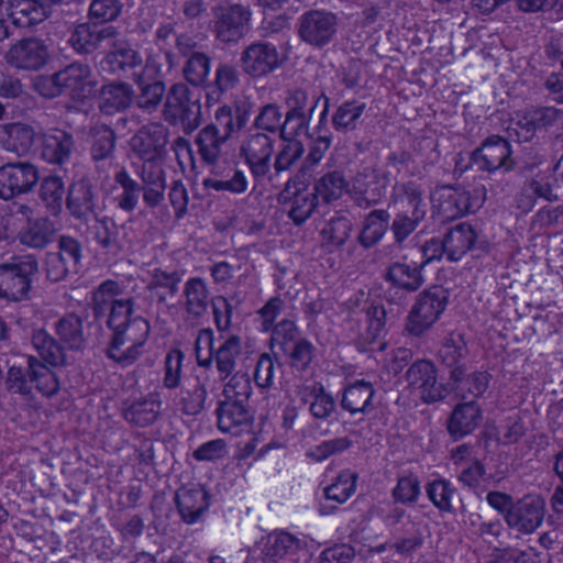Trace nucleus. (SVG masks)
Masks as SVG:
<instances>
[{
    "mask_svg": "<svg viewBox=\"0 0 563 563\" xmlns=\"http://www.w3.org/2000/svg\"><path fill=\"white\" fill-rule=\"evenodd\" d=\"M150 335V323L142 317H134L122 329L113 332L108 356L123 366L134 363L143 353Z\"/></svg>",
    "mask_w": 563,
    "mask_h": 563,
    "instance_id": "obj_1",
    "label": "nucleus"
},
{
    "mask_svg": "<svg viewBox=\"0 0 563 563\" xmlns=\"http://www.w3.org/2000/svg\"><path fill=\"white\" fill-rule=\"evenodd\" d=\"M485 192L484 186L473 194L463 187L441 186L432 195L433 207L444 220H454L481 208Z\"/></svg>",
    "mask_w": 563,
    "mask_h": 563,
    "instance_id": "obj_2",
    "label": "nucleus"
},
{
    "mask_svg": "<svg viewBox=\"0 0 563 563\" xmlns=\"http://www.w3.org/2000/svg\"><path fill=\"white\" fill-rule=\"evenodd\" d=\"M446 306L448 295L442 287L426 289L418 296L407 317L406 330L411 335H422L440 319Z\"/></svg>",
    "mask_w": 563,
    "mask_h": 563,
    "instance_id": "obj_3",
    "label": "nucleus"
},
{
    "mask_svg": "<svg viewBox=\"0 0 563 563\" xmlns=\"http://www.w3.org/2000/svg\"><path fill=\"white\" fill-rule=\"evenodd\" d=\"M32 255L15 256L0 265V297L18 301L23 299L31 286V276L37 271Z\"/></svg>",
    "mask_w": 563,
    "mask_h": 563,
    "instance_id": "obj_4",
    "label": "nucleus"
},
{
    "mask_svg": "<svg viewBox=\"0 0 563 563\" xmlns=\"http://www.w3.org/2000/svg\"><path fill=\"white\" fill-rule=\"evenodd\" d=\"M45 82L52 84L55 88L51 96L65 92L78 100L92 96L97 85L91 68L81 63H73L66 66L52 76L51 79L44 80L43 84Z\"/></svg>",
    "mask_w": 563,
    "mask_h": 563,
    "instance_id": "obj_5",
    "label": "nucleus"
},
{
    "mask_svg": "<svg viewBox=\"0 0 563 563\" xmlns=\"http://www.w3.org/2000/svg\"><path fill=\"white\" fill-rule=\"evenodd\" d=\"M409 388L423 402L432 404L444 399L449 389L438 380V369L433 362L421 358L413 362L406 372Z\"/></svg>",
    "mask_w": 563,
    "mask_h": 563,
    "instance_id": "obj_6",
    "label": "nucleus"
},
{
    "mask_svg": "<svg viewBox=\"0 0 563 563\" xmlns=\"http://www.w3.org/2000/svg\"><path fill=\"white\" fill-rule=\"evenodd\" d=\"M339 27V16L327 10L314 9L299 18L300 38L317 47H322L334 40Z\"/></svg>",
    "mask_w": 563,
    "mask_h": 563,
    "instance_id": "obj_7",
    "label": "nucleus"
},
{
    "mask_svg": "<svg viewBox=\"0 0 563 563\" xmlns=\"http://www.w3.org/2000/svg\"><path fill=\"white\" fill-rule=\"evenodd\" d=\"M545 500L539 495H527L517 500L505 516L507 526L520 534H531L541 527Z\"/></svg>",
    "mask_w": 563,
    "mask_h": 563,
    "instance_id": "obj_8",
    "label": "nucleus"
},
{
    "mask_svg": "<svg viewBox=\"0 0 563 563\" xmlns=\"http://www.w3.org/2000/svg\"><path fill=\"white\" fill-rule=\"evenodd\" d=\"M274 152L275 142L265 133H249L241 141L240 154L255 178L265 177L271 172Z\"/></svg>",
    "mask_w": 563,
    "mask_h": 563,
    "instance_id": "obj_9",
    "label": "nucleus"
},
{
    "mask_svg": "<svg viewBox=\"0 0 563 563\" xmlns=\"http://www.w3.org/2000/svg\"><path fill=\"white\" fill-rule=\"evenodd\" d=\"M163 113L169 123H181L192 130L199 124L200 106L190 100L186 85L175 84L167 93Z\"/></svg>",
    "mask_w": 563,
    "mask_h": 563,
    "instance_id": "obj_10",
    "label": "nucleus"
},
{
    "mask_svg": "<svg viewBox=\"0 0 563 563\" xmlns=\"http://www.w3.org/2000/svg\"><path fill=\"white\" fill-rule=\"evenodd\" d=\"M40 178L35 165L29 162L8 163L0 167V198L9 200L31 191Z\"/></svg>",
    "mask_w": 563,
    "mask_h": 563,
    "instance_id": "obj_11",
    "label": "nucleus"
},
{
    "mask_svg": "<svg viewBox=\"0 0 563 563\" xmlns=\"http://www.w3.org/2000/svg\"><path fill=\"white\" fill-rule=\"evenodd\" d=\"M168 144V129L159 123L142 126L131 139L133 155L142 162L159 161Z\"/></svg>",
    "mask_w": 563,
    "mask_h": 563,
    "instance_id": "obj_12",
    "label": "nucleus"
},
{
    "mask_svg": "<svg viewBox=\"0 0 563 563\" xmlns=\"http://www.w3.org/2000/svg\"><path fill=\"white\" fill-rule=\"evenodd\" d=\"M471 162L483 172L510 170L514 166L510 144L500 136H490L472 153Z\"/></svg>",
    "mask_w": 563,
    "mask_h": 563,
    "instance_id": "obj_13",
    "label": "nucleus"
},
{
    "mask_svg": "<svg viewBox=\"0 0 563 563\" xmlns=\"http://www.w3.org/2000/svg\"><path fill=\"white\" fill-rule=\"evenodd\" d=\"M241 67L252 77H262L278 68L282 64L276 46L267 42H255L241 54Z\"/></svg>",
    "mask_w": 563,
    "mask_h": 563,
    "instance_id": "obj_14",
    "label": "nucleus"
},
{
    "mask_svg": "<svg viewBox=\"0 0 563 563\" xmlns=\"http://www.w3.org/2000/svg\"><path fill=\"white\" fill-rule=\"evenodd\" d=\"M48 48L38 38H24L12 45L5 53L7 63L22 70H38L48 60Z\"/></svg>",
    "mask_w": 563,
    "mask_h": 563,
    "instance_id": "obj_15",
    "label": "nucleus"
},
{
    "mask_svg": "<svg viewBox=\"0 0 563 563\" xmlns=\"http://www.w3.org/2000/svg\"><path fill=\"white\" fill-rule=\"evenodd\" d=\"M216 32L220 41L230 43L241 38L250 20V12L242 5H223L216 10Z\"/></svg>",
    "mask_w": 563,
    "mask_h": 563,
    "instance_id": "obj_16",
    "label": "nucleus"
},
{
    "mask_svg": "<svg viewBox=\"0 0 563 563\" xmlns=\"http://www.w3.org/2000/svg\"><path fill=\"white\" fill-rule=\"evenodd\" d=\"M317 199L316 194L308 188H300L290 183L286 185L279 196L288 217L296 224H301L311 217L317 207Z\"/></svg>",
    "mask_w": 563,
    "mask_h": 563,
    "instance_id": "obj_17",
    "label": "nucleus"
},
{
    "mask_svg": "<svg viewBox=\"0 0 563 563\" xmlns=\"http://www.w3.org/2000/svg\"><path fill=\"white\" fill-rule=\"evenodd\" d=\"M385 186L386 180L379 172L366 166L353 177L349 194L360 206H369L382 198Z\"/></svg>",
    "mask_w": 563,
    "mask_h": 563,
    "instance_id": "obj_18",
    "label": "nucleus"
},
{
    "mask_svg": "<svg viewBox=\"0 0 563 563\" xmlns=\"http://www.w3.org/2000/svg\"><path fill=\"white\" fill-rule=\"evenodd\" d=\"M67 207L78 219L87 220L102 211V203L96 188L85 179L74 183L68 192Z\"/></svg>",
    "mask_w": 563,
    "mask_h": 563,
    "instance_id": "obj_19",
    "label": "nucleus"
},
{
    "mask_svg": "<svg viewBox=\"0 0 563 563\" xmlns=\"http://www.w3.org/2000/svg\"><path fill=\"white\" fill-rule=\"evenodd\" d=\"M117 29L112 25L97 26L89 23L77 25L68 40L71 47L79 54H90L102 43L111 44L117 37Z\"/></svg>",
    "mask_w": 563,
    "mask_h": 563,
    "instance_id": "obj_20",
    "label": "nucleus"
},
{
    "mask_svg": "<svg viewBox=\"0 0 563 563\" xmlns=\"http://www.w3.org/2000/svg\"><path fill=\"white\" fill-rule=\"evenodd\" d=\"M217 418L219 430L234 437L246 431L252 420L246 402L236 399L221 400L217 408Z\"/></svg>",
    "mask_w": 563,
    "mask_h": 563,
    "instance_id": "obj_21",
    "label": "nucleus"
},
{
    "mask_svg": "<svg viewBox=\"0 0 563 563\" xmlns=\"http://www.w3.org/2000/svg\"><path fill=\"white\" fill-rule=\"evenodd\" d=\"M35 135L33 126L26 123L13 122L0 125L1 147L19 156L26 155L32 150Z\"/></svg>",
    "mask_w": 563,
    "mask_h": 563,
    "instance_id": "obj_22",
    "label": "nucleus"
},
{
    "mask_svg": "<svg viewBox=\"0 0 563 563\" xmlns=\"http://www.w3.org/2000/svg\"><path fill=\"white\" fill-rule=\"evenodd\" d=\"M305 545L306 542L298 537L285 530H275L262 538L260 550L264 560L275 561L296 553Z\"/></svg>",
    "mask_w": 563,
    "mask_h": 563,
    "instance_id": "obj_23",
    "label": "nucleus"
},
{
    "mask_svg": "<svg viewBox=\"0 0 563 563\" xmlns=\"http://www.w3.org/2000/svg\"><path fill=\"white\" fill-rule=\"evenodd\" d=\"M243 358L242 343L238 335H220V343L213 355V363L221 380L240 369Z\"/></svg>",
    "mask_w": 563,
    "mask_h": 563,
    "instance_id": "obj_24",
    "label": "nucleus"
},
{
    "mask_svg": "<svg viewBox=\"0 0 563 563\" xmlns=\"http://www.w3.org/2000/svg\"><path fill=\"white\" fill-rule=\"evenodd\" d=\"M176 505L181 519L186 523L192 525L209 508V496L200 486L181 487L176 493Z\"/></svg>",
    "mask_w": 563,
    "mask_h": 563,
    "instance_id": "obj_25",
    "label": "nucleus"
},
{
    "mask_svg": "<svg viewBox=\"0 0 563 563\" xmlns=\"http://www.w3.org/2000/svg\"><path fill=\"white\" fill-rule=\"evenodd\" d=\"M517 124L534 132L540 129H563V110L555 107L532 108L517 114Z\"/></svg>",
    "mask_w": 563,
    "mask_h": 563,
    "instance_id": "obj_26",
    "label": "nucleus"
},
{
    "mask_svg": "<svg viewBox=\"0 0 563 563\" xmlns=\"http://www.w3.org/2000/svg\"><path fill=\"white\" fill-rule=\"evenodd\" d=\"M74 148L73 136L62 130H53L43 135L41 155L49 164L63 165L70 158Z\"/></svg>",
    "mask_w": 563,
    "mask_h": 563,
    "instance_id": "obj_27",
    "label": "nucleus"
},
{
    "mask_svg": "<svg viewBox=\"0 0 563 563\" xmlns=\"http://www.w3.org/2000/svg\"><path fill=\"white\" fill-rule=\"evenodd\" d=\"M162 406L159 391H152L134 400L124 409V418L137 427H146L156 421Z\"/></svg>",
    "mask_w": 563,
    "mask_h": 563,
    "instance_id": "obj_28",
    "label": "nucleus"
},
{
    "mask_svg": "<svg viewBox=\"0 0 563 563\" xmlns=\"http://www.w3.org/2000/svg\"><path fill=\"white\" fill-rule=\"evenodd\" d=\"M481 418L482 409L475 401L460 404L449 419V432L455 439H461L478 427Z\"/></svg>",
    "mask_w": 563,
    "mask_h": 563,
    "instance_id": "obj_29",
    "label": "nucleus"
},
{
    "mask_svg": "<svg viewBox=\"0 0 563 563\" xmlns=\"http://www.w3.org/2000/svg\"><path fill=\"white\" fill-rule=\"evenodd\" d=\"M8 15L16 26L29 27L47 18V7L40 0H10Z\"/></svg>",
    "mask_w": 563,
    "mask_h": 563,
    "instance_id": "obj_30",
    "label": "nucleus"
},
{
    "mask_svg": "<svg viewBox=\"0 0 563 563\" xmlns=\"http://www.w3.org/2000/svg\"><path fill=\"white\" fill-rule=\"evenodd\" d=\"M101 68L112 74L137 73L136 69L142 68V57L130 46L115 45L101 60Z\"/></svg>",
    "mask_w": 563,
    "mask_h": 563,
    "instance_id": "obj_31",
    "label": "nucleus"
},
{
    "mask_svg": "<svg viewBox=\"0 0 563 563\" xmlns=\"http://www.w3.org/2000/svg\"><path fill=\"white\" fill-rule=\"evenodd\" d=\"M477 240L474 228L467 223H460L452 228L444 236L446 256L451 262L461 260L472 250Z\"/></svg>",
    "mask_w": 563,
    "mask_h": 563,
    "instance_id": "obj_32",
    "label": "nucleus"
},
{
    "mask_svg": "<svg viewBox=\"0 0 563 563\" xmlns=\"http://www.w3.org/2000/svg\"><path fill=\"white\" fill-rule=\"evenodd\" d=\"M375 390L371 383L357 380L349 385L342 396V408L352 415L365 413L373 408Z\"/></svg>",
    "mask_w": 563,
    "mask_h": 563,
    "instance_id": "obj_33",
    "label": "nucleus"
},
{
    "mask_svg": "<svg viewBox=\"0 0 563 563\" xmlns=\"http://www.w3.org/2000/svg\"><path fill=\"white\" fill-rule=\"evenodd\" d=\"M134 91L125 82H110L102 86L99 95V107L102 112L111 114L130 107Z\"/></svg>",
    "mask_w": 563,
    "mask_h": 563,
    "instance_id": "obj_34",
    "label": "nucleus"
},
{
    "mask_svg": "<svg viewBox=\"0 0 563 563\" xmlns=\"http://www.w3.org/2000/svg\"><path fill=\"white\" fill-rule=\"evenodd\" d=\"M57 233L55 223L47 218L29 221L27 225L19 232L21 244L32 249H43L48 245Z\"/></svg>",
    "mask_w": 563,
    "mask_h": 563,
    "instance_id": "obj_35",
    "label": "nucleus"
},
{
    "mask_svg": "<svg viewBox=\"0 0 563 563\" xmlns=\"http://www.w3.org/2000/svg\"><path fill=\"white\" fill-rule=\"evenodd\" d=\"M183 296L184 308L190 317L199 318L208 310L209 290L202 278H189L184 285Z\"/></svg>",
    "mask_w": 563,
    "mask_h": 563,
    "instance_id": "obj_36",
    "label": "nucleus"
},
{
    "mask_svg": "<svg viewBox=\"0 0 563 563\" xmlns=\"http://www.w3.org/2000/svg\"><path fill=\"white\" fill-rule=\"evenodd\" d=\"M114 181L120 189V192L113 197L117 207L125 212L134 211L139 203L142 186L124 168L115 173Z\"/></svg>",
    "mask_w": 563,
    "mask_h": 563,
    "instance_id": "obj_37",
    "label": "nucleus"
},
{
    "mask_svg": "<svg viewBox=\"0 0 563 563\" xmlns=\"http://www.w3.org/2000/svg\"><path fill=\"white\" fill-rule=\"evenodd\" d=\"M421 267L416 263H395L388 268L387 278L400 289L416 291L424 282Z\"/></svg>",
    "mask_w": 563,
    "mask_h": 563,
    "instance_id": "obj_38",
    "label": "nucleus"
},
{
    "mask_svg": "<svg viewBox=\"0 0 563 563\" xmlns=\"http://www.w3.org/2000/svg\"><path fill=\"white\" fill-rule=\"evenodd\" d=\"M202 184L208 189L239 195L246 191L249 181L244 172L230 168L227 174L214 170L213 176L205 178Z\"/></svg>",
    "mask_w": 563,
    "mask_h": 563,
    "instance_id": "obj_39",
    "label": "nucleus"
},
{
    "mask_svg": "<svg viewBox=\"0 0 563 563\" xmlns=\"http://www.w3.org/2000/svg\"><path fill=\"white\" fill-rule=\"evenodd\" d=\"M349 183L341 172L333 170L325 173L318 178L313 186L317 198L329 203L340 199L344 192H349Z\"/></svg>",
    "mask_w": 563,
    "mask_h": 563,
    "instance_id": "obj_40",
    "label": "nucleus"
},
{
    "mask_svg": "<svg viewBox=\"0 0 563 563\" xmlns=\"http://www.w3.org/2000/svg\"><path fill=\"white\" fill-rule=\"evenodd\" d=\"M301 397L309 405V410L316 419L329 418L335 408L334 399L320 384L305 387Z\"/></svg>",
    "mask_w": 563,
    "mask_h": 563,
    "instance_id": "obj_41",
    "label": "nucleus"
},
{
    "mask_svg": "<svg viewBox=\"0 0 563 563\" xmlns=\"http://www.w3.org/2000/svg\"><path fill=\"white\" fill-rule=\"evenodd\" d=\"M150 276L147 288L159 301H165L178 292L181 276L177 271L154 268L150 272Z\"/></svg>",
    "mask_w": 563,
    "mask_h": 563,
    "instance_id": "obj_42",
    "label": "nucleus"
},
{
    "mask_svg": "<svg viewBox=\"0 0 563 563\" xmlns=\"http://www.w3.org/2000/svg\"><path fill=\"white\" fill-rule=\"evenodd\" d=\"M29 374L32 388L45 397H52L59 390V380L56 374L34 356H29Z\"/></svg>",
    "mask_w": 563,
    "mask_h": 563,
    "instance_id": "obj_43",
    "label": "nucleus"
},
{
    "mask_svg": "<svg viewBox=\"0 0 563 563\" xmlns=\"http://www.w3.org/2000/svg\"><path fill=\"white\" fill-rule=\"evenodd\" d=\"M228 139L214 124L205 126L197 136L199 153L203 161L210 164L216 163Z\"/></svg>",
    "mask_w": 563,
    "mask_h": 563,
    "instance_id": "obj_44",
    "label": "nucleus"
},
{
    "mask_svg": "<svg viewBox=\"0 0 563 563\" xmlns=\"http://www.w3.org/2000/svg\"><path fill=\"white\" fill-rule=\"evenodd\" d=\"M32 345L44 362L58 366L65 361L62 346L45 330L38 329L33 332Z\"/></svg>",
    "mask_w": 563,
    "mask_h": 563,
    "instance_id": "obj_45",
    "label": "nucleus"
},
{
    "mask_svg": "<svg viewBox=\"0 0 563 563\" xmlns=\"http://www.w3.org/2000/svg\"><path fill=\"white\" fill-rule=\"evenodd\" d=\"M389 214L385 210H374L365 219L358 235L360 243L365 247L375 245L388 228Z\"/></svg>",
    "mask_w": 563,
    "mask_h": 563,
    "instance_id": "obj_46",
    "label": "nucleus"
},
{
    "mask_svg": "<svg viewBox=\"0 0 563 563\" xmlns=\"http://www.w3.org/2000/svg\"><path fill=\"white\" fill-rule=\"evenodd\" d=\"M551 176L547 174H538L523 188L519 207L526 211L530 210L536 202V198L553 200L556 197L552 192Z\"/></svg>",
    "mask_w": 563,
    "mask_h": 563,
    "instance_id": "obj_47",
    "label": "nucleus"
},
{
    "mask_svg": "<svg viewBox=\"0 0 563 563\" xmlns=\"http://www.w3.org/2000/svg\"><path fill=\"white\" fill-rule=\"evenodd\" d=\"M357 474L351 470L341 471L331 482L324 487L325 498L333 500L338 504H344L356 489Z\"/></svg>",
    "mask_w": 563,
    "mask_h": 563,
    "instance_id": "obj_48",
    "label": "nucleus"
},
{
    "mask_svg": "<svg viewBox=\"0 0 563 563\" xmlns=\"http://www.w3.org/2000/svg\"><path fill=\"white\" fill-rule=\"evenodd\" d=\"M60 341L69 349H80L85 342L82 320L75 313L66 314L55 324Z\"/></svg>",
    "mask_w": 563,
    "mask_h": 563,
    "instance_id": "obj_49",
    "label": "nucleus"
},
{
    "mask_svg": "<svg viewBox=\"0 0 563 563\" xmlns=\"http://www.w3.org/2000/svg\"><path fill=\"white\" fill-rule=\"evenodd\" d=\"M352 230L353 223L351 219L336 214L325 223L321 230V235L328 245L339 247L349 240Z\"/></svg>",
    "mask_w": 563,
    "mask_h": 563,
    "instance_id": "obj_50",
    "label": "nucleus"
},
{
    "mask_svg": "<svg viewBox=\"0 0 563 563\" xmlns=\"http://www.w3.org/2000/svg\"><path fill=\"white\" fill-rule=\"evenodd\" d=\"M133 79L141 88L136 99L139 108L147 112L154 111L165 93L164 84L162 81L145 82L139 73H133Z\"/></svg>",
    "mask_w": 563,
    "mask_h": 563,
    "instance_id": "obj_51",
    "label": "nucleus"
},
{
    "mask_svg": "<svg viewBox=\"0 0 563 563\" xmlns=\"http://www.w3.org/2000/svg\"><path fill=\"white\" fill-rule=\"evenodd\" d=\"M364 102L351 100L343 102L332 117V124L338 131H352L356 128L358 119L364 113Z\"/></svg>",
    "mask_w": 563,
    "mask_h": 563,
    "instance_id": "obj_52",
    "label": "nucleus"
},
{
    "mask_svg": "<svg viewBox=\"0 0 563 563\" xmlns=\"http://www.w3.org/2000/svg\"><path fill=\"white\" fill-rule=\"evenodd\" d=\"M225 380L227 382L223 386L224 399H236L241 400L242 402H247L252 394V384L247 372L243 371L242 368L236 369L230 374Z\"/></svg>",
    "mask_w": 563,
    "mask_h": 563,
    "instance_id": "obj_53",
    "label": "nucleus"
},
{
    "mask_svg": "<svg viewBox=\"0 0 563 563\" xmlns=\"http://www.w3.org/2000/svg\"><path fill=\"white\" fill-rule=\"evenodd\" d=\"M91 156L93 161L109 158L115 147V135L107 125H97L91 130Z\"/></svg>",
    "mask_w": 563,
    "mask_h": 563,
    "instance_id": "obj_54",
    "label": "nucleus"
},
{
    "mask_svg": "<svg viewBox=\"0 0 563 563\" xmlns=\"http://www.w3.org/2000/svg\"><path fill=\"white\" fill-rule=\"evenodd\" d=\"M185 354L178 350H170L164 358L163 386L167 389H175L180 386L183 363Z\"/></svg>",
    "mask_w": 563,
    "mask_h": 563,
    "instance_id": "obj_55",
    "label": "nucleus"
},
{
    "mask_svg": "<svg viewBox=\"0 0 563 563\" xmlns=\"http://www.w3.org/2000/svg\"><path fill=\"white\" fill-rule=\"evenodd\" d=\"M95 240L104 249L120 250V229L108 217L98 219L92 228Z\"/></svg>",
    "mask_w": 563,
    "mask_h": 563,
    "instance_id": "obj_56",
    "label": "nucleus"
},
{
    "mask_svg": "<svg viewBox=\"0 0 563 563\" xmlns=\"http://www.w3.org/2000/svg\"><path fill=\"white\" fill-rule=\"evenodd\" d=\"M427 495L440 511H452V499L455 495V489L449 481L435 479L431 482L427 486Z\"/></svg>",
    "mask_w": 563,
    "mask_h": 563,
    "instance_id": "obj_57",
    "label": "nucleus"
},
{
    "mask_svg": "<svg viewBox=\"0 0 563 563\" xmlns=\"http://www.w3.org/2000/svg\"><path fill=\"white\" fill-rule=\"evenodd\" d=\"M286 123V120L283 122V113L279 107L274 103L263 106L254 120L257 129L271 133L279 131L283 139Z\"/></svg>",
    "mask_w": 563,
    "mask_h": 563,
    "instance_id": "obj_58",
    "label": "nucleus"
},
{
    "mask_svg": "<svg viewBox=\"0 0 563 563\" xmlns=\"http://www.w3.org/2000/svg\"><path fill=\"white\" fill-rule=\"evenodd\" d=\"M213 123L223 135L230 137L232 133L242 129L246 123L245 113H241L240 110L236 111L234 115L232 112V108L229 106H221L214 112Z\"/></svg>",
    "mask_w": 563,
    "mask_h": 563,
    "instance_id": "obj_59",
    "label": "nucleus"
},
{
    "mask_svg": "<svg viewBox=\"0 0 563 563\" xmlns=\"http://www.w3.org/2000/svg\"><path fill=\"white\" fill-rule=\"evenodd\" d=\"M439 353L443 363L451 367L450 378L460 380L465 375V367L460 364V360L464 355V346L456 344L453 340H448Z\"/></svg>",
    "mask_w": 563,
    "mask_h": 563,
    "instance_id": "obj_60",
    "label": "nucleus"
},
{
    "mask_svg": "<svg viewBox=\"0 0 563 563\" xmlns=\"http://www.w3.org/2000/svg\"><path fill=\"white\" fill-rule=\"evenodd\" d=\"M207 389L203 384L197 382L192 388H184L180 391V402L186 415H198L205 409Z\"/></svg>",
    "mask_w": 563,
    "mask_h": 563,
    "instance_id": "obj_61",
    "label": "nucleus"
},
{
    "mask_svg": "<svg viewBox=\"0 0 563 563\" xmlns=\"http://www.w3.org/2000/svg\"><path fill=\"white\" fill-rule=\"evenodd\" d=\"M305 147L297 140H288L276 155L274 168L276 173L290 169L303 155Z\"/></svg>",
    "mask_w": 563,
    "mask_h": 563,
    "instance_id": "obj_62",
    "label": "nucleus"
},
{
    "mask_svg": "<svg viewBox=\"0 0 563 563\" xmlns=\"http://www.w3.org/2000/svg\"><path fill=\"white\" fill-rule=\"evenodd\" d=\"M65 194L64 183L58 176H49L41 184V198L46 207L56 212L60 208Z\"/></svg>",
    "mask_w": 563,
    "mask_h": 563,
    "instance_id": "obj_63",
    "label": "nucleus"
},
{
    "mask_svg": "<svg viewBox=\"0 0 563 563\" xmlns=\"http://www.w3.org/2000/svg\"><path fill=\"white\" fill-rule=\"evenodd\" d=\"M209 71V58L201 53L192 54L184 68L187 81L194 86L202 85L207 80Z\"/></svg>",
    "mask_w": 563,
    "mask_h": 563,
    "instance_id": "obj_64",
    "label": "nucleus"
}]
</instances>
